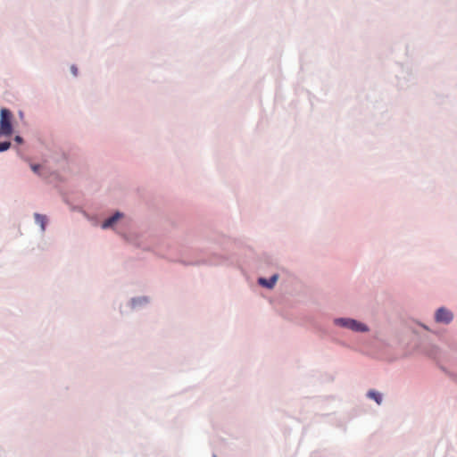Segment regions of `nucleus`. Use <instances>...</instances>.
<instances>
[{"mask_svg":"<svg viewBox=\"0 0 457 457\" xmlns=\"http://www.w3.org/2000/svg\"><path fill=\"white\" fill-rule=\"evenodd\" d=\"M12 113L6 108L1 109L0 112V136H11L12 134Z\"/></svg>","mask_w":457,"mask_h":457,"instance_id":"obj_1","label":"nucleus"},{"mask_svg":"<svg viewBox=\"0 0 457 457\" xmlns=\"http://www.w3.org/2000/svg\"><path fill=\"white\" fill-rule=\"evenodd\" d=\"M335 323L337 325L347 328L353 331H357V332L368 331V327L365 324L361 323V322H359L355 320H352V319H344V318L337 319L335 320Z\"/></svg>","mask_w":457,"mask_h":457,"instance_id":"obj_2","label":"nucleus"},{"mask_svg":"<svg viewBox=\"0 0 457 457\" xmlns=\"http://www.w3.org/2000/svg\"><path fill=\"white\" fill-rule=\"evenodd\" d=\"M453 320V313L445 309L439 308L436 313V320L437 322L449 323Z\"/></svg>","mask_w":457,"mask_h":457,"instance_id":"obj_3","label":"nucleus"},{"mask_svg":"<svg viewBox=\"0 0 457 457\" xmlns=\"http://www.w3.org/2000/svg\"><path fill=\"white\" fill-rule=\"evenodd\" d=\"M123 216L122 213L117 212L114 215L110 217L109 219L105 220L104 223L102 224L103 228H111L116 223L118 220H120Z\"/></svg>","mask_w":457,"mask_h":457,"instance_id":"obj_4","label":"nucleus"},{"mask_svg":"<svg viewBox=\"0 0 457 457\" xmlns=\"http://www.w3.org/2000/svg\"><path fill=\"white\" fill-rule=\"evenodd\" d=\"M278 280V275H273L270 279L259 278V283L268 288H272Z\"/></svg>","mask_w":457,"mask_h":457,"instance_id":"obj_5","label":"nucleus"},{"mask_svg":"<svg viewBox=\"0 0 457 457\" xmlns=\"http://www.w3.org/2000/svg\"><path fill=\"white\" fill-rule=\"evenodd\" d=\"M34 217L36 222L40 225L41 229L44 231L46 229V217L39 213H35Z\"/></svg>","mask_w":457,"mask_h":457,"instance_id":"obj_6","label":"nucleus"},{"mask_svg":"<svg viewBox=\"0 0 457 457\" xmlns=\"http://www.w3.org/2000/svg\"><path fill=\"white\" fill-rule=\"evenodd\" d=\"M368 396L373 399L378 404H380L382 402V395L374 390L369 391Z\"/></svg>","mask_w":457,"mask_h":457,"instance_id":"obj_7","label":"nucleus"},{"mask_svg":"<svg viewBox=\"0 0 457 457\" xmlns=\"http://www.w3.org/2000/svg\"><path fill=\"white\" fill-rule=\"evenodd\" d=\"M10 147H11V143L10 142H8V141H6V142H0V152L6 151Z\"/></svg>","mask_w":457,"mask_h":457,"instance_id":"obj_8","label":"nucleus"},{"mask_svg":"<svg viewBox=\"0 0 457 457\" xmlns=\"http://www.w3.org/2000/svg\"><path fill=\"white\" fill-rule=\"evenodd\" d=\"M39 169H40V165H38V164H32V165H31V170H32L35 173H38Z\"/></svg>","mask_w":457,"mask_h":457,"instance_id":"obj_9","label":"nucleus"},{"mask_svg":"<svg viewBox=\"0 0 457 457\" xmlns=\"http://www.w3.org/2000/svg\"><path fill=\"white\" fill-rule=\"evenodd\" d=\"M14 140L19 144L22 143V138L20 136H16Z\"/></svg>","mask_w":457,"mask_h":457,"instance_id":"obj_10","label":"nucleus"},{"mask_svg":"<svg viewBox=\"0 0 457 457\" xmlns=\"http://www.w3.org/2000/svg\"><path fill=\"white\" fill-rule=\"evenodd\" d=\"M71 71H72V73H73L74 75H77V68L72 67V68H71Z\"/></svg>","mask_w":457,"mask_h":457,"instance_id":"obj_11","label":"nucleus"}]
</instances>
